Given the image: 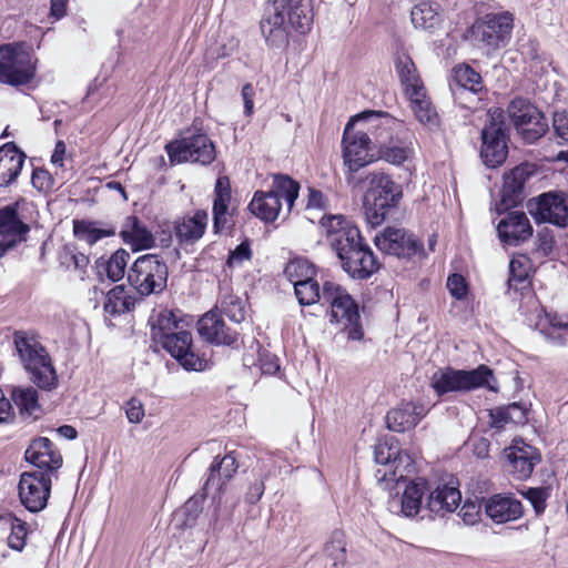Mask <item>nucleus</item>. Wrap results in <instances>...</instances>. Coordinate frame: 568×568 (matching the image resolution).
<instances>
[{
  "label": "nucleus",
  "mask_w": 568,
  "mask_h": 568,
  "mask_svg": "<svg viewBox=\"0 0 568 568\" xmlns=\"http://www.w3.org/2000/svg\"><path fill=\"white\" fill-rule=\"evenodd\" d=\"M458 515L466 525H474L479 518V507L473 503H465Z\"/></svg>",
  "instance_id": "64"
},
{
  "label": "nucleus",
  "mask_w": 568,
  "mask_h": 568,
  "mask_svg": "<svg viewBox=\"0 0 568 568\" xmlns=\"http://www.w3.org/2000/svg\"><path fill=\"white\" fill-rule=\"evenodd\" d=\"M284 274L287 277V280L293 285H295L304 281L314 278L315 268L307 260L295 258L286 265V267L284 268Z\"/></svg>",
  "instance_id": "47"
},
{
  "label": "nucleus",
  "mask_w": 568,
  "mask_h": 568,
  "mask_svg": "<svg viewBox=\"0 0 568 568\" xmlns=\"http://www.w3.org/2000/svg\"><path fill=\"white\" fill-rule=\"evenodd\" d=\"M166 263L156 254L138 257L128 271L130 285L141 296L161 294L168 285Z\"/></svg>",
  "instance_id": "9"
},
{
  "label": "nucleus",
  "mask_w": 568,
  "mask_h": 568,
  "mask_svg": "<svg viewBox=\"0 0 568 568\" xmlns=\"http://www.w3.org/2000/svg\"><path fill=\"white\" fill-rule=\"evenodd\" d=\"M424 496V484L410 481L406 485L402 497V513L412 517L418 514Z\"/></svg>",
  "instance_id": "45"
},
{
  "label": "nucleus",
  "mask_w": 568,
  "mask_h": 568,
  "mask_svg": "<svg viewBox=\"0 0 568 568\" xmlns=\"http://www.w3.org/2000/svg\"><path fill=\"white\" fill-rule=\"evenodd\" d=\"M63 258V263L67 264L68 267L72 266L74 270L83 273L89 264V258L83 253H65Z\"/></svg>",
  "instance_id": "61"
},
{
  "label": "nucleus",
  "mask_w": 568,
  "mask_h": 568,
  "mask_svg": "<svg viewBox=\"0 0 568 568\" xmlns=\"http://www.w3.org/2000/svg\"><path fill=\"white\" fill-rule=\"evenodd\" d=\"M414 470V464L410 456L406 453L398 452L392 464L387 469L378 468L375 473V477L379 483L395 481L399 483L404 480Z\"/></svg>",
  "instance_id": "36"
},
{
  "label": "nucleus",
  "mask_w": 568,
  "mask_h": 568,
  "mask_svg": "<svg viewBox=\"0 0 568 568\" xmlns=\"http://www.w3.org/2000/svg\"><path fill=\"white\" fill-rule=\"evenodd\" d=\"M295 295L301 305H313L322 301L320 284L314 278L294 285Z\"/></svg>",
  "instance_id": "49"
},
{
  "label": "nucleus",
  "mask_w": 568,
  "mask_h": 568,
  "mask_svg": "<svg viewBox=\"0 0 568 568\" xmlns=\"http://www.w3.org/2000/svg\"><path fill=\"white\" fill-rule=\"evenodd\" d=\"M487 516L497 524L520 518L524 514L521 503L513 496L496 494L485 503Z\"/></svg>",
  "instance_id": "27"
},
{
  "label": "nucleus",
  "mask_w": 568,
  "mask_h": 568,
  "mask_svg": "<svg viewBox=\"0 0 568 568\" xmlns=\"http://www.w3.org/2000/svg\"><path fill=\"white\" fill-rule=\"evenodd\" d=\"M322 302L331 307V322L347 332V338L359 341L364 336L358 306L345 288L326 281L322 287Z\"/></svg>",
  "instance_id": "8"
},
{
  "label": "nucleus",
  "mask_w": 568,
  "mask_h": 568,
  "mask_svg": "<svg viewBox=\"0 0 568 568\" xmlns=\"http://www.w3.org/2000/svg\"><path fill=\"white\" fill-rule=\"evenodd\" d=\"M300 184L285 174H273L268 191H256L248 204L250 211L264 222H274L282 214L287 216L298 197Z\"/></svg>",
  "instance_id": "4"
},
{
  "label": "nucleus",
  "mask_w": 568,
  "mask_h": 568,
  "mask_svg": "<svg viewBox=\"0 0 568 568\" xmlns=\"http://www.w3.org/2000/svg\"><path fill=\"white\" fill-rule=\"evenodd\" d=\"M460 500L462 494L457 488L444 485L430 493L427 507L435 514L452 513L458 507Z\"/></svg>",
  "instance_id": "35"
},
{
  "label": "nucleus",
  "mask_w": 568,
  "mask_h": 568,
  "mask_svg": "<svg viewBox=\"0 0 568 568\" xmlns=\"http://www.w3.org/2000/svg\"><path fill=\"white\" fill-rule=\"evenodd\" d=\"M73 232L79 240L87 242L89 245H93L115 233L114 229H100L95 223L87 221H74Z\"/></svg>",
  "instance_id": "43"
},
{
  "label": "nucleus",
  "mask_w": 568,
  "mask_h": 568,
  "mask_svg": "<svg viewBox=\"0 0 568 568\" xmlns=\"http://www.w3.org/2000/svg\"><path fill=\"white\" fill-rule=\"evenodd\" d=\"M353 123L348 122L343 134V160L351 172H356L361 168L374 161V155L369 151L374 149L364 131L354 130Z\"/></svg>",
  "instance_id": "19"
},
{
  "label": "nucleus",
  "mask_w": 568,
  "mask_h": 568,
  "mask_svg": "<svg viewBox=\"0 0 568 568\" xmlns=\"http://www.w3.org/2000/svg\"><path fill=\"white\" fill-rule=\"evenodd\" d=\"M130 260V253L123 248L115 251L104 263L106 275L113 282H118L125 275V268Z\"/></svg>",
  "instance_id": "48"
},
{
  "label": "nucleus",
  "mask_w": 568,
  "mask_h": 568,
  "mask_svg": "<svg viewBox=\"0 0 568 568\" xmlns=\"http://www.w3.org/2000/svg\"><path fill=\"white\" fill-rule=\"evenodd\" d=\"M32 185L39 191H47L51 186V175L47 170L37 169L32 173Z\"/></svg>",
  "instance_id": "62"
},
{
  "label": "nucleus",
  "mask_w": 568,
  "mask_h": 568,
  "mask_svg": "<svg viewBox=\"0 0 568 568\" xmlns=\"http://www.w3.org/2000/svg\"><path fill=\"white\" fill-rule=\"evenodd\" d=\"M237 468L236 458L232 453L221 458L216 456L209 467V476L202 488L203 497L207 496L211 490H214L221 496L224 486L234 477Z\"/></svg>",
  "instance_id": "23"
},
{
  "label": "nucleus",
  "mask_w": 568,
  "mask_h": 568,
  "mask_svg": "<svg viewBox=\"0 0 568 568\" xmlns=\"http://www.w3.org/2000/svg\"><path fill=\"white\" fill-rule=\"evenodd\" d=\"M374 243L381 252L398 258L410 260L423 252V243L405 229L386 227L375 235Z\"/></svg>",
  "instance_id": "18"
},
{
  "label": "nucleus",
  "mask_w": 568,
  "mask_h": 568,
  "mask_svg": "<svg viewBox=\"0 0 568 568\" xmlns=\"http://www.w3.org/2000/svg\"><path fill=\"white\" fill-rule=\"evenodd\" d=\"M311 0H268L261 32L271 49H285L290 43L288 26L304 34L313 23Z\"/></svg>",
  "instance_id": "2"
},
{
  "label": "nucleus",
  "mask_w": 568,
  "mask_h": 568,
  "mask_svg": "<svg viewBox=\"0 0 568 568\" xmlns=\"http://www.w3.org/2000/svg\"><path fill=\"white\" fill-rule=\"evenodd\" d=\"M447 288L456 300H464L467 295V284L460 274H452L448 277Z\"/></svg>",
  "instance_id": "56"
},
{
  "label": "nucleus",
  "mask_w": 568,
  "mask_h": 568,
  "mask_svg": "<svg viewBox=\"0 0 568 568\" xmlns=\"http://www.w3.org/2000/svg\"><path fill=\"white\" fill-rule=\"evenodd\" d=\"M526 180V170L520 166H516L505 174L501 189V204L505 207L516 206L524 200Z\"/></svg>",
  "instance_id": "33"
},
{
  "label": "nucleus",
  "mask_w": 568,
  "mask_h": 568,
  "mask_svg": "<svg viewBox=\"0 0 568 568\" xmlns=\"http://www.w3.org/2000/svg\"><path fill=\"white\" fill-rule=\"evenodd\" d=\"M207 222L209 214L205 210L181 216L174 221L175 237L182 245H193L203 237Z\"/></svg>",
  "instance_id": "25"
},
{
  "label": "nucleus",
  "mask_w": 568,
  "mask_h": 568,
  "mask_svg": "<svg viewBox=\"0 0 568 568\" xmlns=\"http://www.w3.org/2000/svg\"><path fill=\"white\" fill-rule=\"evenodd\" d=\"M267 474H258L250 483L247 490L244 496V500L250 505H255L262 498L265 490V480Z\"/></svg>",
  "instance_id": "52"
},
{
  "label": "nucleus",
  "mask_w": 568,
  "mask_h": 568,
  "mask_svg": "<svg viewBox=\"0 0 568 568\" xmlns=\"http://www.w3.org/2000/svg\"><path fill=\"white\" fill-rule=\"evenodd\" d=\"M354 122L363 125L362 131L374 149H378L396 135L407 133V128L402 120L383 111L362 112L354 119Z\"/></svg>",
  "instance_id": "15"
},
{
  "label": "nucleus",
  "mask_w": 568,
  "mask_h": 568,
  "mask_svg": "<svg viewBox=\"0 0 568 568\" xmlns=\"http://www.w3.org/2000/svg\"><path fill=\"white\" fill-rule=\"evenodd\" d=\"M394 64L405 94L419 95V90L425 85L413 59L405 52H398L395 55Z\"/></svg>",
  "instance_id": "31"
},
{
  "label": "nucleus",
  "mask_w": 568,
  "mask_h": 568,
  "mask_svg": "<svg viewBox=\"0 0 568 568\" xmlns=\"http://www.w3.org/2000/svg\"><path fill=\"white\" fill-rule=\"evenodd\" d=\"M539 460V456L531 446L510 447L507 453V471L517 479H526L530 477Z\"/></svg>",
  "instance_id": "30"
},
{
  "label": "nucleus",
  "mask_w": 568,
  "mask_h": 568,
  "mask_svg": "<svg viewBox=\"0 0 568 568\" xmlns=\"http://www.w3.org/2000/svg\"><path fill=\"white\" fill-rule=\"evenodd\" d=\"M497 232L501 242L518 245L532 236V226L525 212L509 211L499 221Z\"/></svg>",
  "instance_id": "22"
},
{
  "label": "nucleus",
  "mask_w": 568,
  "mask_h": 568,
  "mask_svg": "<svg viewBox=\"0 0 568 568\" xmlns=\"http://www.w3.org/2000/svg\"><path fill=\"white\" fill-rule=\"evenodd\" d=\"M36 77V62L20 45H0V83L11 87L29 84Z\"/></svg>",
  "instance_id": "11"
},
{
  "label": "nucleus",
  "mask_w": 568,
  "mask_h": 568,
  "mask_svg": "<svg viewBox=\"0 0 568 568\" xmlns=\"http://www.w3.org/2000/svg\"><path fill=\"white\" fill-rule=\"evenodd\" d=\"M11 397L21 414L31 416L39 410L38 392L31 386L13 388Z\"/></svg>",
  "instance_id": "46"
},
{
  "label": "nucleus",
  "mask_w": 568,
  "mask_h": 568,
  "mask_svg": "<svg viewBox=\"0 0 568 568\" xmlns=\"http://www.w3.org/2000/svg\"><path fill=\"white\" fill-rule=\"evenodd\" d=\"M480 158L483 163L490 169L501 165L508 154L507 139L503 111L496 109L489 111L487 121L481 130Z\"/></svg>",
  "instance_id": "12"
},
{
  "label": "nucleus",
  "mask_w": 568,
  "mask_h": 568,
  "mask_svg": "<svg viewBox=\"0 0 568 568\" xmlns=\"http://www.w3.org/2000/svg\"><path fill=\"white\" fill-rule=\"evenodd\" d=\"M165 150L172 163L193 162L207 165L216 155L213 142L204 133L172 141L166 144Z\"/></svg>",
  "instance_id": "14"
},
{
  "label": "nucleus",
  "mask_w": 568,
  "mask_h": 568,
  "mask_svg": "<svg viewBox=\"0 0 568 568\" xmlns=\"http://www.w3.org/2000/svg\"><path fill=\"white\" fill-rule=\"evenodd\" d=\"M455 83L473 93H478L484 89L481 75L473 68L466 64H459L454 68Z\"/></svg>",
  "instance_id": "44"
},
{
  "label": "nucleus",
  "mask_w": 568,
  "mask_h": 568,
  "mask_svg": "<svg viewBox=\"0 0 568 568\" xmlns=\"http://www.w3.org/2000/svg\"><path fill=\"white\" fill-rule=\"evenodd\" d=\"M412 23L415 28L423 30H433L440 22L438 4L422 2L415 6L410 12Z\"/></svg>",
  "instance_id": "40"
},
{
  "label": "nucleus",
  "mask_w": 568,
  "mask_h": 568,
  "mask_svg": "<svg viewBox=\"0 0 568 568\" xmlns=\"http://www.w3.org/2000/svg\"><path fill=\"white\" fill-rule=\"evenodd\" d=\"M506 407L507 412L505 414L507 415L510 423L525 424L527 422V410L523 405L513 403Z\"/></svg>",
  "instance_id": "60"
},
{
  "label": "nucleus",
  "mask_w": 568,
  "mask_h": 568,
  "mask_svg": "<svg viewBox=\"0 0 568 568\" xmlns=\"http://www.w3.org/2000/svg\"><path fill=\"white\" fill-rule=\"evenodd\" d=\"M120 236L124 243L131 245L134 251L151 248L154 244L152 233L134 215H130L125 219L120 231Z\"/></svg>",
  "instance_id": "32"
},
{
  "label": "nucleus",
  "mask_w": 568,
  "mask_h": 568,
  "mask_svg": "<svg viewBox=\"0 0 568 568\" xmlns=\"http://www.w3.org/2000/svg\"><path fill=\"white\" fill-rule=\"evenodd\" d=\"M398 447L387 442H379L374 446V460L376 464L384 466L385 469L389 467L393 459L398 455Z\"/></svg>",
  "instance_id": "51"
},
{
  "label": "nucleus",
  "mask_w": 568,
  "mask_h": 568,
  "mask_svg": "<svg viewBox=\"0 0 568 568\" xmlns=\"http://www.w3.org/2000/svg\"><path fill=\"white\" fill-rule=\"evenodd\" d=\"M215 310L234 323H241L245 318V304L244 301L233 293H224L219 305Z\"/></svg>",
  "instance_id": "42"
},
{
  "label": "nucleus",
  "mask_w": 568,
  "mask_h": 568,
  "mask_svg": "<svg viewBox=\"0 0 568 568\" xmlns=\"http://www.w3.org/2000/svg\"><path fill=\"white\" fill-rule=\"evenodd\" d=\"M368 187L363 200L365 220L372 226L381 225L390 210L402 199V187L390 175L384 172H372L366 176Z\"/></svg>",
  "instance_id": "6"
},
{
  "label": "nucleus",
  "mask_w": 568,
  "mask_h": 568,
  "mask_svg": "<svg viewBox=\"0 0 568 568\" xmlns=\"http://www.w3.org/2000/svg\"><path fill=\"white\" fill-rule=\"evenodd\" d=\"M408 134L409 132L407 131V133H403V135H396L387 143L376 149L377 158L394 165L403 164L413 154Z\"/></svg>",
  "instance_id": "34"
},
{
  "label": "nucleus",
  "mask_w": 568,
  "mask_h": 568,
  "mask_svg": "<svg viewBox=\"0 0 568 568\" xmlns=\"http://www.w3.org/2000/svg\"><path fill=\"white\" fill-rule=\"evenodd\" d=\"M28 232L29 226L19 219L16 209H0V257L21 242Z\"/></svg>",
  "instance_id": "24"
},
{
  "label": "nucleus",
  "mask_w": 568,
  "mask_h": 568,
  "mask_svg": "<svg viewBox=\"0 0 568 568\" xmlns=\"http://www.w3.org/2000/svg\"><path fill=\"white\" fill-rule=\"evenodd\" d=\"M255 89L252 83H246L242 88V99L244 103V114L251 116L254 113Z\"/></svg>",
  "instance_id": "63"
},
{
  "label": "nucleus",
  "mask_w": 568,
  "mask_h": 568,
  "mask_svg": "<svg viewBox=\"0 0 568 568\" xmlns=\"http://www.w3.org/2000/svg\"><path fill=\"white\" fill-rule=\"evenodd\" d=\"M418 93L419 95H413L412 93L406 95L409 100L412 111L422 124L429 128L437 126L439 118L435 106L427 97L426 88L419 90Z\"/></svg>",
  "instance_id": "37"
},
{
  "label": "nucleus",
  "mask_w": 568,
  "mask_h": 568,
  "mask_svg": "<svg viewBox=\"0 0 568 568\" xmlns=\"http://www.w3.org/2000/svg\"><path fill=\"white\" fill-rule=\"evenodd\" d=\"M200 336L214 345L231 346L236 343L239 333L226 326L225 322L215 308L206 312L197 322Z\"/></svg>",
  "instance_id": "20"
},
{
  "label": "nucleus",
  "mask_w": 568,
  "mask_h": 568,
  "mask_svg": "<svg viewBox=\"0 0 568 568\" xmlns=\"http://www.w3.org/2000/svg\"><path fill=\"white\" fill-rule=\"evenodd\" d=\"M252 257V251L247 242H242L233 251L230 252L227 257V265L230 267L241 265L245 261H250Z\"/></svg>",
  "instance_id": "55"
},
{
  "label": "nucleus",
  "mask_w": 568,
  "mask_h": 568,
  "mask_svg": "<svg viewBox=\"0 0 568 568\" xmlns=\"http://www.w3.org/2000/svg\"><path fill=\"white\" fill-rule=\"evenodd\" d=\"M27 537V528L24 524H17L12 526V531L8 538L9 546L12 549L21 550L24 547Z\"/></svg>",
  "instance_id": "59"
},
{
  "label": "nucleus",
  "mask_w": 568,
  "mask_h": 568,
  "mask_svg": "<svg viewBox=\"0 0 568 568\" xmlns=\"http://www.w3.org/2000/svg\"><path fill=\"white\" fill-rule=\"evenodd\" d=\"M510 122L527 143H534L548 131V123L539 109L527 99L515 98L507 108Z\"/></svg>",
  "instance_id": "13"
},
{
  "label": "nucleus",
  "mask_w": 568,
  "mask_h": 568,
  "mask_svg": "<svg viewBox=\"0 0 568 568\" xmlns=\"http://www.w3.org/2000/svg\"><path fill=\"white\" fill-rule=\"evenodd\" d=\"M513 28L510 12L487 13L473 23L468 33L474 44L489 53L509 43Z\"/></svg>",
  "instance_id": "10"
},
{
  "label": "nucleus",
  "mask_w": 568,
  "mask_h": 568,
  "mask_svg": "<svg viewBox=\"0 0 568 568\" xmlns=\"http://www.w3.org/2000/svg\"><path fill=\"white\" fill-rule=\"evenodd\" d=\"M490 381H495L494 372L486 365L469 371L445 367L433 374L430 387L439 397L448 393H467L480 387L497 392V387L491 385Z\"/></svg>",
  "instance_id": "7"
},
{
  "label": "nucleus",
  "mask_w": 568,
  "mask_h": 568,
  "mask_svg": "<svg viewBox=\"0 0 568 568\" xmlns=\"http://www.w3.org/2000/svg\"><path fill=\"white\" fill-rule=\"evenodd\" d=\"M151 338L160 344L186 371H202L204 359L192 351V334L183 328L172 311H161L149 320Z\"/></svg>",
  "instance_id": "3"
},
{
  "label": "nucleus",
  "mask_w": 568,
  "mask_h": 568,
  "mask_svg": "<svg viewBox=\"0 0 568 568\" xmlns=\"http://www.w3.org/2000/svg\"><path fill=\"white\" fill-rule=\"evenodd\" d=\"M320 224L331 247L336 252L342 268L352 278L366 280L379 270V263L364 242L358 227L345 216H323Z\"/></svg>",
  "instance_id": "1"
},
{
  "label": "nucleus",
  "mask_w": 568,
  "mask_h": 568,
  "mask_svg": "<svg viewBox=\"0 0 568 568\" xmlns=\"http://www.w3.org/2000/svg\"><path fill=\"white\" fill-rule=\"evenodd\" d=\"M24 458L50 477L62 466V456L47 437H38L26 449Z\"/></svg>",
  "instance_id": "21"
},
{
  "label": "nucleus",
  "mask_w": 568,
  "mask_h": 568,
  "mask_svg": "<svg viewBox=\"0 0 568 568\" xmlns=\"http://www.w3.org/2000/svg\"><path fill=\"white\" fill-rule=\"evenodd\" d=\"M540 332L556 345L568 344V315L546 314L539 322Z\"/></svg>",
  "instance_id": "38"
},
{
  "label": "nucleus",
  "mask_w": 568,
  "mask_h": 568,
  "mask_svg": "<svg viewBox=\"0 0 568 568\" xmlns=\"http://www.w3.org/2000/svg\"><path fill=\"white\" fill-rule=\"evenodd\" d=\"M26 160V154L14 143L10 142L0 148V186L13 183Z\"/></svg>",
  "instance_id": "29"
},
{
  "label": "nucleus",
  "mask_w": 568,
  "mask_h": 568,
  "mask_svg": "<svg viewBox=\"0 0 568 568\" xmlns=\"http://www.w3.org/2000/svg\"><path fill=\"white\" fill-rule=\"evenodd\" d=\"M527 209L537 223L568 226V194L565 192L542 193L530 199Z\"/></svg>",
  "instance_id": "16"
},
{
  "label": "nucleus",
  "mask_w": 568,
  "mask_h": 568,
  "mask_svg": "<svg viewBox=\"0 0 568 568\" xmlns=\"http://www.w3.org/2000/svg\"><path fill=\"white\" fill-rule=\"evenodd\" d=\"M135 302V297L126 292L124 285H116L108 292L103 308L110 315H121L132 311Z\"/></svg>",
  "instance_id": "39"
},
{
  "label": "nucleus",
  "mask_w": 568,
  "mask_h": 568,
  "mask_svg": "<svg viewBox=\"0 0 568 568\" xmlns=\"http://www.w3.org/2000/svg\"><path fill=\"white\" fill-rule=\"evenodd\" d=\"M552 128L558 138L568 143V112L556 111L552 118Z\"/></svg>",
  "instance_id": "57"
},
{
  "label": "nucleus",
  "mask_w": 568,
  "mask_h": 568,
  "mask_svg": "<svg viewBox=\"0 0 568 568\" xmlns=\"http://www.w3.org/2000/svg\"><path fill=\"white\" fill-rule=\"evenodd\" d=\"M555 243V237L548 229L540 230L536 239V252L541 256H548L551 254Z\"/></svg>",
  "instance_id": "54"
},
{
  "label": "nucleus",
  "mask_w": 568,
  "mask_h": 568,
  "mask_svg": "<svg viewBox=\"0 0 568 568\" xmlns=\"http://www.w3.org/2000/svg\"><path fill=\"white\" fill-rule=\"evenodd\" d=\"M528 284V270L526 265L519 260H511L509 264V287L519 291L527 287Z\"/></svg>",
  "instance_id": "50"
},
{
  "label": "nucleus",
  "mask_w": 568,
  "mask_h": 568,
  "mask_svg": "<svg viewBox=\"0 0 568 568\" xmlns=\"http://www.w3.org/2000/svg\"><path fill=\"white\" fill-rule=\"evenodd\" d=\"M125 414H126V418L130 423H132V424L141 423L145 415L144 407H143V404L141 403V400H139L135 397L131 398L126 403Z\"/></svg>",
  "instance_id": "58"
},
{
  "label": "nucleus",
  "mask_w": 568,
  "mask_h": 568,
  "mask_svg": "<svg viewBox=\"0 0 568 568\" xmlns=\"http://www.w3.org/2000/svg\"><path fill=\"white\" fill-rule=\"evenodd\" d=\"M52 479L41 470L24 471L20 475L18 493L21 504L31 513L47 507L51 495Z\"/></svg>",
  "instance_id": "17"
},
{
  "label": "nucleus",
  "mask_w": 568,
  "mask_h": 568,
  "mask_svg": "<svg viewBox=\"0 0 568 568\" xmlns=\"http://www.w3.org/2000/svg\"><path fill=\"white\" fill-rule=\"evenodd\" d=\"M13 343L30 379L41 389L54 388L58 385V375L49 353L39 339L27 332L17 331Z\"/></svg>",
  "instance_id": "5"
},
{
  "label": "nucleus",
  "mask_w": 568,
  "mask_h": 568,
  "mask_svg": "<svg viewBox=\"0 0 568 568\" xmlns=\"http://www.w3.org/2000/svg\"><path fill=\"white\" fill-rule=\"evenodd\" d=\"M232 194L227 176H220L214 187L213 200V229L215 233H221L229 227L231 212Z\"/></svg>",
  "instance_id": "26"
},
{
  "label": "nucleus",
  "mask_w": 568,
  "mask_h": 568,
  "mask_svg": "<svg viewBox=\"0 0 568 568\" xmlns=\"http://www.w3.org/2000/svg\"><path fill=\"white\" fill-rule=\"evenodd\" d=\"M521 495L531 504L537 515L545 511L546 500L548 497L545 488H528L526 491H521Z\"/></svg>",
  "instance_id": "53"
},
{
  "label": "nucleus",
  "mask_w": 568,
  "mask_h": 568,
  "mask_svg": "<svg viewBox=\"0 0 568 568\" xmlns=\"http://www.w3.org/2000/svg\"><path fill=\"white\" fill-rule=\"evenodd\" d=\"M427 409L423 404L405 403L400 407L389 410L386 415L387 428L403 433L414 428L425 417Z\"/></svg>",
  "instance_id": "28"
},
{
  "label": "nucleus",
  "mask_w": 568,
  "mask_h": 568,
  "mask_svg": "<svg viewBox=\"0 0 568 568\" xmlns=\"http://www.w3.org/2000/svg\"><path fill=\"white\" fill-rule=\"evenodd\" d=\"M324 556L332 567H338L346 562V541L345 535L341 530L332 532L324 547Z\"/></svg>",
  "instance_id": "41"
}]
</instances>
